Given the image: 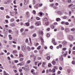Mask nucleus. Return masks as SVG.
Instances as JSON below:
<instances>
[{
	"mask_svg": "<svg viewBox=\"0 0 75 75\" xmlns=\"http://www.w3.org/2000/svg\"><path fill=\"white\" fill-rule=\"evenodd\" d=\"M14 21V19L13 18H12L11 19V22H13V21Z\"/></svg>",
	"mask_w": 75,
	"mask_h": 75,
	"instance_id": "nucleus-42",
	"label": "nucleus"
},
{
	"mask_svg": "<svg viewBox=\"0 0 75 75\" xmlns=\"http://www.w3.org/2000/svg\"><path fill=\"white\" fill-rule=\"evenodd\" d=\"M54 6V4H50V6L51 7H53Z\"/></svg>",
	"mask_w": 75,
	"mask_h": 75,
	"instance_id": "nucleus-43",
	"label": "nucleus"
},
{
	"mask_svg": "<svg viewBox=\"0 0 75 75\" xmlns=\"http://www.w3.org/2000/svg\"><path fill=\"white\" fill-rule=\"evenodd\" d=\"M54 68L56 69H58V66H54Z\"/></svg>",
	"mask_w": 75,
	"mask_h": 75,
	"instance_id": "nucleus-39",
	"label": "nucleus"
},
{
	"mask_svg": "<svg viewBox=\"0 0 75 75\" xmlns=\"http://www.w3.org/2000/svg\"><path fill=\"white\" fill-rule=\"evenodd\" d=\"M25 42H26L27 43V42H28V39H27L26 40H25Z\"/></svg>",
	"mask_w": 75,
	"mask_h": 75,
	"instance_id": "nucleus-52",
	"label": "nucleus"
},
{
	"mask_svg": "<svg viewBox=\"0 0 75 75\" xmlns=\"http://www.w3.org/2000/svg\"><path fill=\"white\" fill-rule=\"evenodd\" d=\"M48 66L49 67H51V63H49L48 65Z\"/></svg>",
	"mask_w": 75,
	"mask_h": 75,
	"instance_id": "nucleus-33",
	"label": "nucleus"
},
{
	"mask_svg": "<svg viewBox=\"0 0 75 75\" xmlns=\"http://www.w3.org/2000/svg\"><path fill=\"white\" fill-rule=\"evenodd\" d=\"M14 62H15V63H17V62H18V60H15L14 61Z\"/></svg>",
	"mask_w": 75,
	"mask_h": 75,
	"instance_id": "nucleus-47",
	"label": "nucleus"
},
{
	"mask_svg": "<svg viewBox=\"0 0 75 75\" xmlns=\"http://www.w3.org/2000/svg\"><path fill=\"white\" fill-rule=\"evenodd\" d=\"M23 28H22L20 30V31L21 32V33H22L23 31Z\"/></svg>",
	"mask_w": 75,
	"mask_h": 75,
	"instance_id": "nucleus-51",
	"label": "nucleus"
},
{
	"mask_svg": "<svg viewBox=\"0 0 75 75\" xmlns=\"http://www.w3.org/2000/svg\"><path fill=\"white\" fill-rule=\"evenodd\" d=\"M52 64L53 65H55V64H56V62L55 61H53L52 62Z\"/></svg>",
	"mask_w": 75,
	"mask_h": 75,
	"instance_id": "nucleus-24",
	"label": "nucleus"
},
{
	"mask_svg": "<svg viewBox=\"0 0 75 75\" xmlns=\"http://www.w3.org/2000/svg\"><path fill=\"white\" fill-rule=\"evenodd\" d=\"M52 72H55V69H53L52 70Z\"/></svg>",
	"mask_w": 75,
	"mask_h": 75,
	"instance_id": "nucleus-38",
	"label": "nucleus"
},
{
	"mask_svg": "<svg viewBox=\"0 0 75 75\" xmlns=\"http://www.w3.org/2000/svg\"><path fill=\"white\" fill-rule=\"evenodd\" d=\"M41 38V42H44V40H43V39H42V37H40Z\"/></svg>",
	"mask_w": 75,
	"mask_h": 75,
	"instance_id": "nucleus-31",
	"label": "nucleus"
},
{
	"mask_svg": "<svg viewBox=\"0 0 75 75\" xmlns=\"http://www.w3.org/2000/svg\"><path fill=\"white\" fill-rule=\"evenodd\" d=\"M10 25L11 27H15L16 25H15V24L14 23H12L10 24Z\"/></svg>",
	"mask_w": 75,
	"mask_h": 75,
	"instance_id": "nucleus-7",
	"label": "nucleus"
},
{
	"mask_svg": "<svg viewBox=\"0 0 75 75\" xmlns=\"http://www.w3.org/2000/svg\"><path fill=\"white\" fill-rule=\"evenodd\" d=\"M46 64V62H44L42 64V67H44V66Z\"/></svg>",
	"mask_w": 75,
	"mask_h": 75,
	"instance_id": "nucleus-13",
	"label": "nucleus"
},
{
	"mask_svg": "<svg viewBox=\"0 0 75 75\" xmlns=\"http://www.w3.org/2000/svg\"><path fill=\"white\" fill-rule=\"evenodd\" d=\"M42 6V4H39V7H41Z\"/></svg>",
	"mask_w": 75,
	"mask_h": 75,
	"instance_id": "nucleus-40",
	"label": "nucleus"
},
{
	"mask_svg": "<svg viewBox=\"0 0 75 75\" xmlns=\"http://www.w3.org/2000/svg\"><path fill=\"white\" fill-rule=\"evenodd\" d=\"M67 53H68V52H66V53L64 54V57H66V56H67Z\"/></svg>",
	"mask_w": 75,
	"mask_h": 75,
	"instance_id": "nucleus-23",
	"label": "nucleus"
},
{
	"mask_svg": "<svg viewBox=\"0 0 75 75\" xmlns=\"http://www.w3.org/2000/svg\"><path fill=\"white\" fill-rule=\"evenodd\" d=\"M64 60V58L62 57H61L60 58V60L61 61H62Z\"/></svg>",
	"mask_w": 75,
	"mask_h": 75,
	"instance_id": "nucleus-22",
	"label": "nucleus"
},
{
	"mask_svg": "<svg viewBox=\"0 0 75 75\" xmlns=\"http://www.w3.org/2000/svg\"><path fill=\"white\" fill-rule=\"evenodd\" d=\"M33 14H36V12L35 11L33 10Z\"/></svg>",
	"mask_w": 75,
	"mask_h": 75,
	"instance_id": "nucleus-34",
	"label": "nucleus"
},
{
	"mask_svg": "<svg viewBox=\"0 0 75 75\" xmlns=\"http://www.w3.org/2000/svg\"><path fill=\"white\" fill-rule=\"evenodd\" d=\"M61 24H65V22L62 21L61 22Z\"/></svg>",
	"mask_w": 75,
	"mask_h": 75,
	"instance_id": "nucleus-49",
	"label": "nucleus"
},
{
	"mask_svg": "<svg viewBox=\"0 0 75 75\" xmlns=\"http://www.w3.org/2000/svg\"><path fill=\"white\" fill-rule=\"evenodd\" d=\"M26 14L27 15H28L29 14V12H26Z\"/></svg>",
	"mask_w": 75,
	"mask_h": 75,
	"instance_id": "nucleus-64",
	"label": "nucleus"
},
{
	"mask_svg": "<svg viewBox=\"0 0 75 75\" xmlns=\"http://www.w3.org/2000/svg\"><path fill=\"white\" fill-rule=\"evenodd\" d=\"M39 34H42V35H43L44 34V33H43V31H41L40 32H39Z\"/></svg>",
	"mask_w": 75,
	"mask_h": 75,
	"instance_id": "nucleus-11",
	"label": "nucleus"
},
{
	"mask_svg": "<svg viewBox=\"0 0 75 75\" xmlns=\"http://www.w3.org/2000/svg\"><path fill=\"white\" fill-rule=\"evenodd\" d=\"M40 18L38 17H36V20H40Z\"/></svg>",
	"mask_w": 75,
	"mask_h": 75,
	"instance_id": "nucleus-55",
	"label": "nucleus"
},
{
	"mask_svg": "<svg viewBox=\"0 0 75 75\" xmlns=\"http://www.w3.org/2000/svg\"><path fill=\"white\" fill-rule=\"evenodd\" d=\"M65 31L67 33V32H70V30H69V28H66L65 30Z\"/></svg>",
	"mask_w": 75,
	"mask_h": 75,
	"instance_id": "nucleus-5",
	"label": "nucleus"
},
{
	"mask_svg": "<svg viewBox=\"0 0 75 75\" xmlns=\"http://www.w3.org/2000/svg\"><path fill=\"white\" fill-rule=\"evenodd\" d=\"M73 46V45H72V44H70V47H71L72 48V47Z\"/></svg>",
	"mask_w": 75,
	"mask_h": 75,
	"instance_id": "nucleus-53",
	"label": "nucleus"
},
{
	"mask_svg": "<svg viewBox=\"0 0 75 75\" xmlns=\"http://www.w3.org/2000/svg\"><path fill=\"white\" fill-rule=\"evenodd\" d=\"M68 3H71V0H68Z\"/></svg>",
	"mask_w": 75,
	"mask_h": 75,
	"instance_id": "nucleus-57",
	"label": "nucleus"
},
{
	"mask_svg": "<svg viewBox=\"0 0 75 75\" xmlns=\"http://www.w3.org/2000/svg\"><path fill=\"white\" fill-rule=\"evenodd\" d=\"M51 27L53 29H54V28H55V27H54V26L53 25H52L51 26Z\"/></svg>",
	"mask_w": 75,
	"mask_h": 75,
	"instance_id": "nucleus-28",
	"label": "nucleus"
},
{
	"mask_svg": "<svg viewBox=\"0 0 75 75\" xmlns=\"http://www.w3.org/2000/svg\"><path fill=\"white\" fill-rule=\"evenodd\" d=\"M50 56H47V60H50Z\"/></svg>",
	"mask_w": 75,
	"mask_h": 75,
	"instance_id": "nucleus-26",
	"label": "nucleus"
},
{
	"mask_svg": "<svg viewBox=\"0 0 75 75\" xmlns=\"http://www.w3.org/2000/svg\"><path fill=\"white\" fill-rule=\"evenodd\" d=\"M22 68L23 69H24L25 71L26 72H28L29 71V67H22Z\"/></svg>",
	"mask_w": 75,
	"mask_h": 75,
	"instance_id": "nucleus-1",
	"label": "nucleus"
},
{
	"mask_svg": "<svg viewBox=\"0 0 75 75\" xmlns=\"http://www.w3.org/2000/svg\"><path fill=\"white\" fill-rule=\"evenodd\" d=\"M52 43L55 42V39H54V38H53L52 39Z\"/></svg>",
	"mask_w": 75,
	"mask_h": 75,
	"instance_id": "nucleus-17",
	"label": "nucleus"
},
{
	"mask_svg": "<svg viewBox=\"0 0 75 75\" xmlns=\"http://www.w3.org/2000/svg\"><path fill=\"white\" fill-rule=\"evenodd\" d=\"M56 20L57 21H60L61 20V19L59 18H57L56 19Z\"/></svg>",
	"mask_w": 75,
	"mask_h": 75,
	"instance_id": "nucleus-16",
	"label": "nucleus"
},
{
	"mask_svg": "<svg viewBox=\"0 0 75 75\" xmlns=\"http://www.w3.org/2000/svg\"><path fill=\"white\" fill-rule=\"evenodd\" d=\"M67 18V16H64L62 17V18L63 19H66Z\"/></svg>",
	"mask_w": 75,
	"mask_h": 75,
	"instance_id": "nucleus-21",
	"label": "nucleus"
},
{
	"mask_svg": "<svg viewBox=\"0 0 75 75\" xmlns=\"http://www.w3.org/2000/svg\"><path fill=\"white\" fill-rule=\"evenodd\" d=\"M17 51L16 50H14L13 51V54H16L17 53Z\"/></svg>",
	"mask_w": 75,
	"mask_h": 75,
	"instance_id": "nucleus-30",
	"label": "nucleus"
},
{
	"mask_svg": "<svg viewBox=\"0 0 75 75\" xmlns=\"http://www.w3.org/2000/svg\"><path fill=\"white\" fill-rule=\"evenodd\" d=\"M71 31H75V28H72L71 29Z\"/></svg>",
	"mask_w": 75,
	"mask_h": 75,
	"instance_id": "nucleus-18",
	"label": "nucleus"
},
{
	"mask_svg": "<svg viewBox=\"0 0 75 75\" xmlns=\"http://www.w3.org/2000/svg\"><path fill=\"white\" fill-rule=\"evenodd\" d=\"M34 71V69H32L31 70V72L32 74H33V75H34V74H35V72Z\"/></svg>",
	"mask_w": 75,
	"mask_h": 75,
	"instance_id": "nucleus-9",
	"label": "nucleus"
},
{
	"mask_svg": "<svg viewBox=\"0 0 75 75\" xmlns=\"http://www.w3.org/2000/svg\"><path fill=\"white\" fill-rule=\"evenodd\" d=\"M16 0H14L13 1V3H14L15 4H16Z\"/></svg>",
	"mask_w": 75,
	"mask_h": 75,
	"instance_id": "nucleus-54",
	"label": "nucleus"
},
{
	"mask_svg": "<svg viewBox=\"0 0 75 75\" xmlns=\"http://www.w3.org/2000/svg\"><path fill=\"white\" fill-rule=\"evenodd\" d=\"M67 71L68 73H70V72H71V70L69 69H68Z\"/></svg>",
	"mask_w": 75,
	"mask_h": 75,
	"instance_id": "nucleus-25",
	"label": "nucleus"
},
{
	"mask_svg": "<svg viewBox=\"0 0 75 75\" xmlns=\"http://www.w3.org/2000/svg\"><path fill=\"white\" fill-rule=\"evenodd\" d=\"M69 38L70 40H72L73 39V36L70 35L69 37Z\"/></svg>",
	"mask_w": 75,
	"mask_h": 75,
	"instance_id": "nucleus-12",
	"label": "nucleus"
},
{
	"mask_svg": "<svg viewBox=\"0 0 75 75\" xmlns=\"http://www.w3.org/2000/svg\"><path fill=\"white\" fill-rule=\"evenodd\" d=\"M27 50H28V51H30L31 50V49L30 48V47H29L28 46L27 47Z\"/></svg>",
	"mask_w": 75,
	"mask_h": 75,
	"instance_id": "nucleus-20",
	"label": "nucleus"
},
{
	"mask_svg": "<svg viewBox=\"0 0 75 75\" xmlns=\"http://www.w3.org/2000/svg\"><path fill=\"white\" fill-rule=\"evenodd\" d=\"M39 14H40V16H42V12H40L39 13Z\"/></svg>",
	"mask_w": 75,
	"mask_h": 75,
	"instance_id": "nucleus-44",
	"label": "nucleus"
},
{
	"mask_svg": "<svg viewBox=\"0 0 75 75\" xmlns=\"http://www.w3.org/2000/svg\"><path fill=\"white\" fill-rule=\"evenodd\" d=\"M38 59L39 60H40V59H41V58L40 57H38Z\"/></svg>",
	"mask_w": 75,
	"mask_h": 75,
	"instance_id": "nucleus-58",
	"label": "nucleus"
},
{
	"mask_svg": "<svg viewBox=\"0 0 75 75\" xmlns=\"http://www.w3.org/2000/svg\"><path fill=\"white\" fill-rule=\"evenodd\" d=\"M62 44L63 45H67V42L66 41H63L62 42Z\"/></svg>",
	"mask_w": 75,
	"mask_h": 75,
	"instance_id": "nucleus-6",
	"label": "nucleus"
},
{
	"mask_svg": "<svg viewBox=\"0 0 75 75\" xmlns=\"http://www.w3.org/2000/svg\"><path fill=\"white\" fill-rule=\"evenodd\" d=\"M25 25H26V26H30V23H25Z\"/></svg>",
	"mask_w": 75,
	"mask_h": 75,
	"instance_id": "nucleus-15",
	"label": "nucleus"
},
{
	"mask_svg": "<svg viewBox=\"0 0 75 75\" xmlns=\"http://www.w3.org/2000/svg\"><path fill=\"white\" fill-rule=\"evenodd\" d=\"M50 49H52L53 48V46H51L50 47Z\"/></svg>",
	"mask_w": 75,
	"mask_h": 75,
	"instance_id": "nucleus-60",
	"label": "nucleus"
},
{
	"mask_svg": "<svg viewBox=\"0 0 75 75\" xmlns=\"http://www.w3.org/2000/svg\"><path fill=\"white\" fill-rule=\"evenodd\" d=\"M1 10H4V7H0Z\"/></svg>",
	"mask_w": 75,
	"mask_h": 75,
	"instance_id": "nucleus-48",
	"label": "nucleus"
},
{
	"mask_svg": "<svg viewBox=\"0 0 75 75\" xmlns=\"http://www.w3.org/2000/svg\"><path fill=\"white\" fill-rule=\"evenodd\" d=\"M10 13L11 15V16H14V15H13V14H14V12H11V11H10Z\"/></svg>",
	"mask_w": 75,
	"mask_h": 75,
	"instance_id": "nucleus-10",
	"label": "nucleus"
},
{
	"mask_svg": "<svg viewBox=\"0 0 75 75\" xmlns=\"http://www.w3.org/2000/svg\"><path fill=\"white\" fill-rule=\"evenodd\" d=\"M43 21H48V18H45L43 19Z\"/></svg>",
	"mask_w": 75,
	"mask_h": 75,
	"instance_id": "nucleus-14",
	"label": "nucleus"
},
{
	"mask_svg": "<svg viewBox=\"0 0 75 75\" xmlns=\"http://www.w3.org/2000/svg\"><path fill=\"white\" fill-rule=\"evenodd\" d=\"M22 50L23 51L25 52L26 51V47H24L23 45L21 46Z\"/></svg>",
	"mask_w": 75,
	"mask_h": 75,
	"instance_id": "nucleus-2",
	"label": "nucleus"
},
{
	"mask_svg": "<svg viewBox=\"0 0 75 75\" xmlns=\"http://www.w3.org/2000/svg\"><path fill=\"white\" fill-rule=\"evenodd\" d=\"M30 62H31V61L30 60H28L27 62V64H30Z\"/></svg>",
	"mask_w": 75,
	"mask_h": 75,
	"instance_id": "nucleus-36",
	"label": "nucleus"
},
{
	"mask_svg": "<svg viewBox=\"0 0 75 75\" xmlns=\"http://www.w3.org/2000/svg\"><path fill=\"white\" fill-rule=\"evenodd\" d=\"M72 54L74 55H75V51H73V52Z\"/></svg>",
	"mask_w": 75,
	"mask_h": 75,
	"instance_id": "nucleus-63",
	"label": "nucleus"
},
{
	"mask_svg": "<svg viewBox=\"0 0 75 75\" xmlns=\"http://www.w3.org/2000/svg\"><path fill=\"white\" fill-rule=\"evenodd\" d=\"M41 49V46H39L37 48V50H40V49Z\"/></svg>",
	"mask_w": 75,
	"mask_h": 75,
	"instance_id": "nucleus-41",
	"label": "nucleus"
},
{
	"mask_svg": "<svg viewBox=\"0 0 75 75\" xmlns=\"http://www.w3.org/2000/svg\"><path fill=\"white\" fill-rule=\"evenodd\" d=\"M45 24L46 25H49L50 24V23L49 22V21H48L46 22Z\"/></svg>",
	"mask_w": 75,
	"mask_h": 75,
	"instance_id": "nucleus-8",
	"label": "nucleus"
},
{
	"mask_svg": "<svg viewBox=\"0 0 75 75\" xmlns=\"http://www.w3.org/2000/svg\"><path fill=\"white\" fill-rule=\"evenodd\" d=\"M65 24L67 25H69V23L68 22H67L65 23Z\"/></svg>",
	"mask_w": 75,
	"mask_h": 75,
	"instance_id": "nucleus-35",
	"label": "nucleus"
},
{
	"mask_svg": "<svg viewBox=\"0 0 75 75\" xmlns=\"http://www.w3.org/2000/svg\"><path fill=\"white\" fill-rule=\"evenodd\" d=\"M71 14H72V13L71 12V11H69V15H71Z\"/></svg>",
	"mask_w": 75,
	"mask_h": 75,
	"instance_id": "nucleus-50",
	"label": "nucleus"
},
{
	"mask_svg": "<svg viewBox=\"0 0 75 75\" xmlns=\"http://www.w3.org/2000/svg\"><path fill=\"white\" fill-rule=\"evenodd\" d=\"M23 60H24V59L23 58H21L20 59V61H23Z\"/></svg>",
	"mask_w": 75,
	"mask_h": 75,
	"instance_id": "nucleus-37",
	"label": "nucleus"
},
{
	"mask_svg": "<svg viewBox=\"0 0 75 75\" xmlns=\"http://www.w3.org/2000/svg\"><path fill=\"white\" fill-rule=\"evenodd\" d=\"M40 24L41 22H38L36 23H35V25H36V26H38L39 25H40Z\"/></svg>",
	"mask_w": 75,
	"mask_h": 75,
	"instance_id": "nucleus-3",
	"label": "nucleus"
},
{
	"mask_svg": "<svg viewBox=\"0 0 75 75\" xmlns=\"http://www.w3.org/2000/svg\"><path fill=\"white\" fill-rule=\"evenodd\" d=\"M53 43V44L54 45H57V42H54Z\"/></svg>",
	"mask_w": 75,
	"mask_h": 75,
	"instance_id": "nucleus-59",
	"label": "nucleus"
},
{
	"mask_svg": "<svg viewBox=\"0 0 75 75\" xmlns=\"http://www.w3.org/2000/svg\"><path fill=\"white\" fill-rule=\"evenodd\" d=\"M4 42L5 44H6V43H7V41L5 40H4Z\"/></svg>",
	"mask_w": 75,
	"mask_h": 75,
	"instance_id": "nucleus-61",
	"label": "nucleus"
},
{
	"mask_svg": "<svg viewBox=\"0 0 75 75\" xmlns=\"http://www.w3.org/2000/svg\"><path fill=\"white\" fill-rule=\"evenodd\" d=\"M29 41L30 42V43L31 44H32V43L31 42V38H29Z\"/></svg>",
	"mask_w": 75,
	"mask_h": 75,
	"instance_id": "nucleus-32",
	"label": "nucleus"
},
{
	"mask_svg": "<svg viewBox=\"0 0 75 75\" xmlns=\"http://www.w3.org/2000/svg\"><path fill=\"white\" fill-rule=\"evenodd\" d=\"M37 36V35L35 34H34L33 35V36L34 37H35Z\"/></svg>",
	"mask_w": 75,
	"mask_h": 75,
	"instance_id": "nucleus-29",
	"label": "nucleus"
},
{
	"mask_svg": "<svg viewBox=\"0 0 75 75\" xmlns=\"http://www.w3.org/2000/svg\"><path fill=\"white\" fill-rule=\"evenodd\" d=\"M54 25H58V23L57 22H55L54 23Z\"/></svg>",
	"mask_w": 75,
	"mask_h": 75,
	"instance_id": "nucleus-56",
	"label": "nucleus"
},
{
	"mask_svg": "<svg viewBox=\"0 0 75 75\" xmlns=\"http://www.w3.org/2000/svg\"><path fill=\"white\" fill-rule=\"evenodd\" d=\"M6 18L8 19L10 18V17L8 15H7L6 16Z\"/></svg>",
	"mask_w": 75,
	"mask_h": 75,
	"instance_id": "nucleus-27",
	"label": "nucleus"
},
{
	"mask_svg": "<svg viewBox=\"0 0 75 75\" xmlns=\"http://www.w3.org/2000/svg\"><path fill=\"white\" fill-rule=\"evenodd\" d=\"M50 34L47 33V37H50Z\"/></svg>",
	"mask_w": 75,
	"mask_h": 75,
	"instance_id": "nucleus-45",
	"label": "nucleus"
},
{
	"mask_svg": "<svg viewBox=\"0 0 75 75\" xmlns=\"http://www.w3.org/2000/svg\"><path fill=\"white\" fill-rule=\"evenodd\" d=\"M28 0H25L24 1V5H26L27 4V3H28Z\"/></svg>",
	"mask_w": 75,
	"mask_h": 75,
	"instance_id": "nucleus-4",
	"label": "nucleus"
},
{
	"mask_svg": "<svg viewBox=\"0 0 75 75\" xmlns=\"http://www.w3.org/2000/svg\"><path fill=\"white\" fill-rule=\"evenodd\" d=\"M62 50L63 51H65V50H67V48L65 47L64 48H63Z\"/></svg>",
	"mask_w": 75,
	"mask_h": 75,
	"instance_id": "nucleus-46",
	"label": "nucleus"
},
{
	"mask_svg": "<svg viewBox=\"0 0 75 75\" xmlns=\"http://www.w3.org/2000/svg\"><path fill=\"white\" fill-rule=\"evenodd\" d=\"M33 59H34L33 61L34 62H35V59H36V56H34Z\"/></svg>",
	"mask_w": 75,
	"mask_h": 75,
	"instance_id": "nucleus-19",
	"label": "nucleus"
},
{
	"mask_svg": "<svg viewBox=\"0 0 75 75\" xmlns=\"http://www.w3.org/2000/svg\"><path fill=\"white\" fill-rule=\"evenodd\" d=\"M4 55V53H0V55Z\"/></svg>",
	"mask_w": 75,
	"mask_h": 75,
	"instance_id": "nucleus-62",
	"label": "nucleus"
}]
</instances>
